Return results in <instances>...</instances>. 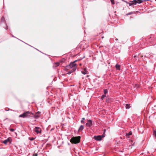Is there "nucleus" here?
<instances>
[{
	"mask_svg": "<svg viewBox=\"0 0 156 156\" xmlns=\"http://www.w3.org/2000/svg\"><path fill=\"white\" fill-rule=\"evenodd\" d=\"M133 13V12H129V13L127 14L126 15H128L131 14H132Z\"/></svg>",
	"mask_w": 156,
	"mask_h": 156,
	"instance_id": "a211bd4d",
	"label": "nucleus"
},
{
	"mask_svg": "<svg viewBox=\"0 0 156 156\" xmlns=\"http://www.w3.org/2000/svg\"><path fill=\"white\" fill-rule=\"evenodd\" d=\"M84 129V126L83 125H81L80 126V128L79 129V131H82Z\"/></svg>",
	"mask_w": 156,
	"mask_h": 156,
	"instance_id": "9d476101",
	"label": "nucleus"
},
{
	"mask_svg": "<svg viewBox=\"0 0 156 156\" xmlns=\"http://www.w3.org/2000/svg\"><path fill=\"white\" fill-rule=\"evenodd\" d=\"M92 121L91 120H88V122L86 123V125L88 126H90L92 125Z\"/></svg>",
	"mask_w": 156,
	"mask_h": 156,
	"instance_id": "0eeeda50",
	"label": "nucleus"
},
{
	"mask_svg": "<svg viewBox=\"0 0 156 156\" xmlns=\"http://www.w3.org/2000/svg\"><path fill=\"white\" fill-rule=\"evenodd\" d=\"M154 134L155 135V136L156 137V131H154Z\"/></svg>",
	"mask_w": 156,
	"mask_h": 156,
	"instance_id": "b1692460",
	"label": "nucleus"
},
{
	"mask_svg": "<svg viewBox=\"0 0 156 156\" xmlns=\"http://www.w3.org/2000/svg\"><path fill=\"white\" fill-rule=\"evenodd\" d=\"M10 131H13L14 130V129H10Z\"/></svg>",
	"mask_w": 156,
	"mask_h": 156,
	"instance_id": "5701e85b",
	"label": "nucleus"
},
{
	"mask_svg": "<svg viewBox=\"0 0 156 156\" xmlns=\"http://www.w3.org/2000/svg\"><path fill=\"white\" fill-rule=\"evenodd\" d=\"M111 1L112 2V3L113 4H115V2L114 1V0H111Z\"/></svg>",
	"mask_w": 156,
	"mask_h": 156,
	"instance_id": "412c9836",
	"label": "nucleus"
},
{
	"mask_svg": "<svg viewBox=\"0 0 156 156\" xmlns=\"http://www.w3.org/2000/svg\"><path fill=\"white\" fill-rule=\"evenodd\" d=\"M76 64L74 63V62L71 63L69 65L67 66L68 68H72L73 71H75L76 69Z\"/></svg>",
	"mask_w": 156,
	"mask_h": 156,
	"instance_id": "f03ea898",
	"label": "nucleus"
},
{
	"mask_svg": "<svg viewBox=\"0 0 156 156\" xmlns=\"http://www.w3.org/2000/svg\"><path fill=\"white\" fill-rule=\"evenodd\" d=\"M34 156H37V154H36L34 155Z\"/></svg>",
	"mask_w": 156,
	"mask_h": 156,
	"instance_id": "a878e982",
	"label": "nucleus"
},
{
	"mask_svg": "<svg viewBox=\"0 0 156 156\" xmlns=\"http://www.w3.org/2000/svg\"><path fill=\"white\" fill-rule=\"evenodd\" d=\"M106 97V95L104 94V95H102V97L101 98L102 100H103L105 97Z\"/></svg>",
	"mask_w": 156,
	"mask_h": 156,
	"instance_id": "dca6fc26",
	"label": "nucleus"
},
{
	"mask_svg": "<svg viewBox=\"0 0 156 156\" xmlns=\"http://www.w3.org/2000/svg\"><path fill=\"white\" fill-rule=\"evenodd\" d=\"M122 1L125 2L127 4H128L129 5V2H127L126 1H125L124 0H122Z\"/></svg>",
	"mask_w": 156,
	"mask_h": 156,
	"instance_id": "4be33fe9",
	"label": "nucleus"
},
{
	"mask_svg": "<svg viewBox=\"0 0 156 156\" xmlns=\"http://www.w3.org/2000/svg\"><path fill=\"white\" fill-rule=\"evenodd\" d=\"M59 62L56 63L55 64L54 66L55 67L58 66H59Z\"/></svg>",
	"mask_w": 156,
	"mask_h": 156,
	"instance_id": "4468645a",
	"label": "nucleus"
},
{
	"mask_svg": "<svg viewBox=\"0 0 156 156\" xmlns=\"http://www.w3.org/2000/svg\"><path fill=\"white\" fill-rule=\"evenodd\" d=\"M132 134V132L131 131L129 132V133L126 134V135L127 136H130Z\"/></svg>",
	"mask_w": 156,
	"mask_h": 156,
	"instance_id": "2eb2a0df",
	"label": "nucleus"
},
{
	"mask_svg": "<svg viewBox=\"0 0 156 156\" xmlns=\"http://www.w3.org/2000/svg\"><path fill=\"white\" fill-rule=\"evenodd\" d=\"M136 0L130 1L129 3V5L130 6L133 5H136Z\"/></svg>",
	"mask_w": 156,
	"mask_h": 156,
	"instance_id": "423d86ee",
	"label": "nucleus"
},
{
	"mask_svg": "<svg viewBox=\"0 0 156 156\" xmlns=\"http://www.w3.org/2000/svg\"><path fill=\"white\" fill-rule=\"evenodd\" d=\"M9 110H6V111H9Z\"/></svg>",
	"mask_w": 156,
	"mask_h": 156,
	"instance_id": "7c9ffc66",
	"label": "nucleus"
},
{
	"mask_svg": "<svg viewBox=\"0 0 156 156\" xmlns=\"http://www.w3.org/2000/svg\"><path fill=\"white\" fill-rule=\"evenodd\" d=\"M104 94H106L108 92V90L107 89H105L104 90Z\"/></svg>",
	"mask_w": 156,
	"mask_h": 156,
	"instance_id": "f3484780",
	"label": "nucleus"
},
{
	"mask_svg": "<svg viewBox=\"0 0 156 156\" xmlns=\"http://www.w3.org/2000/svg\"><path fill=\"white\" fill-rule=\"evenodd\" d=\"M34 131L36 132L37 134L41 133V130L40 128L38 127H36L34 128Z\"/></svg>",
	"mask_w": 156,
	"mask_h": 156,
	"instance_id": "20e7f679",
	"label": "nucleus"
},
{
	"mask_svg": "<svg viewBox=\"0 0 156 156\" xmlns=\"http://www.w3.org/2000/svg\"><path fill=\"white\" fill-rule=\"evenodd\" d=\"M37 113L38 114H40V112H37Z\"/></svg>",
	"mask_w": 156,
	"mask_h": 156,
	"instance_id": "bb28decb",
	"label": "nucleus"
},
{
	"mask_svg": "<svg viewBox=\"0 0 156 156\" xmlns=\"http://www.w3.org/2000/svg\"><path fill=\"white\" fill-rule=\"evenodd\" d=\"M11 139L10 137L8 138L7 139L3 141V143L5 144H7V143L8 142L9 143H10L11 142Z\"/></svg>",
	"mask_w": 156,
	"mask_h": 156,
	"instance_id": "6e6552de",
	"label": "nucleus"
},
{
	"mask_svg": "<svg viewBox=\"0 0 156 156\" xmlns=\"http://www.w3.org/2000/svg\"><path fill=\"white\" fill-rule=\"evenodd\" d=\"M102 136L103 137H105V135H104V134H102Z\"/></svg>",
	"mask_w": 156,
	"mask_h": 156,
	"instance_id": "393cba45",
	"label": "nucleus"
},
{
	"mask_svg": "<svg viewBox=\"0 0 156 156\" xmlns=\"http://www.w3.org/2000/svg\"><path fill=\"white\" fill-rule=\"evenodd\" d=\"M105 130H104V133L105 132Z\"/></svg>",
	"mask_w": 156,
	"mask_h": 156,
	"instance_id": "2f4dec72",
	"label": "nucleus"
},
{
	"mask_svg": "<svg viewBox=\"0 0 156 156\" xmlns=\"http://www.w3.org/2000/svg\"><path fill=\"white\" fill-rule=\"evenodd\" d=\"M94 139L96 140L100 141L101 140V136H95Z\"/></svg>",
	"mask_w": 156,
	"mask_h": 156,
	"instance_id": "39448f33",
	"label": "nucleus"
},
{
	"mask_svg": "<svg viewBox=\"0 0 156 156\" xmlns=\"http://www.w3.org/2000/svg\"><path fill=\"white\" fill-rule=\"evenodd\" d=\"M136 2L137 4L141 3L143 1L141 0H136Z\"/></svg>",
	"mask_w": 156,
	"mask_h": 156,
	"instance_id": "f8f14e48",
	"label": "nucleus"
},
{
	"mask_svg": "<svg viewBox=\"0 0 156 156\" xmlns=\"http://www.w3.org/2000/svg\"><path fill=\"white\" fill-rule=\"evenodd\" d=\"M82 74L85 75L87 74V71L86 69V68L84 69V70L82 71Z\"/></svg>",
	"mask_w": 156,
	"mask_h": 156,
	"instance_id": "1a4fd4ad",
	"label": "nucleus"
},
{
	"mask_svg": "<svg viewBox=\"0 0 156 156\" xmlns=\"http://www.w3.org/2000/svg\"><path fill=\"white\" fill-rule=\"evenodd\" d=\"M37 116V117H39V116Z\"/></svg>",
	"mask_w": 156,
	"mask_h": 156,
	"instance_id": "473e14b6",
	"label": "nucleus"
},
{
	"mask_svg": "<svg viewBox=\"0 0 156 156\" xmlns=\"http://www.w3.org/2000/svg\"><path fill=\"white\" fill-rule=\"evenodd\" d=\"M72 70H72V71H69V72H68V73H68V74H70V73H71L72 72H73V71H73V69H72Z\"/></svg>",
	"mask_w": 156,
	"mask_h": 156,
	"instance_id": "6ab92c4d",
	"label": "nucleus"
},
{
	"mask_svg": "<svg viewBox=\"0 0 156 156\" xmlns=\"http://www.w3.org/2000/svg\"><path fill=\"white\" fill-rule=\"evenodd\" d=\"M120 65H118V64H116L115 66L116 68L117 69H120Z\"/></svg>",
	"mask_w": 156,
	"mask_h": 156,
	"instance_id": "ddd939ff",
	"label": "nucleus"
},
{
	"mask_svg": "<svg viewBox=\"0 0 156 156\" xmlns=\"http://www.w3.org/2000/svg\"><path fill=\"white\" fill-rule=\"evenodd\" d=\"M80 139V137L79 136L73 137L70 140V142L75 144H77L79 143Z\"/></svg>",
	"mask_w": 156,
	"mask_h": 156,
	"instance_id": "f257e3e1",
	"label": "nucleus"
},
{
	"mask_svg": "<svg viewBox=\"0 0 156 156\" xmlns=\"http://www.w3.org/2000/svg\"><path fill=\"white\" fill-rule=\"evenodd\" d=\"M30 113V112L29 111H27L23 113V114L20 115H19V117H22L23 118L27 117H29V115H28Z\"/></svg>",
	"mask_w": 156,
	"mask_h": 156,
	"instance_id": "7ed1b4c3",
	"label": "nucleus"
},
{
	"mask_svg": "<svg viewBox=\"0 0 156 156\" xmlns=\"http://www.w3.org/2000/svg\"><path fill=\"white\" fill-rule=\"evenodd\" d=\"M77 61V60H75L73 62H74V63H75V62H76Z\"/></svg>",
	"mask_w": 156,
	"mask_h": 156,
	"instance_id": "c85d7f7f",
	"label": "nucleus"
},
{
	"mask_svg": "<svg viewBox=\"0 0 156 156\" xmlns=\"http://www.w3.org/2000/svg\"><path fill=\"white\" fill-rule=\"evenodd\" d=\"M85 119V118H82V120H81V122H82V123H84V121H83Z\"/></svg>",
	"mask_w": 156,
	"mask_h": 156,
	"instance_id": "aec40b11",
	"label": "nucleus"
},
{
	"mask_svg": "<svg viewBox=\"0 0 156 156\" xmlns=\"http://www.w3.org/2000/svg\"><path fill=\"white\" fill-rule=\"evenodd\" d=\"M136 57V56H135V55L134 56V57H133L134 58H135Z\"/></svg>",
	"mask_w": 156,
	"mask_h": 156,
	"instance_id": "cd10ccee",
	"label": "nucleus"
},
{
	"mask_svg": "<svg viewBox=\"0 0 156 156\" xmlns=\"http://www.w3.org/2000/svg\"><path fill=\"white\" fill-rule=\"evenodd\" d=\"M125 106V108L127 109H129L130 107V106L129 104H126Z\"/></svg>",
	"mask_w": 156,
	"mask_h": 156,
	"instance_id": "9b49d317",
	"label": "nucleus"
},
{
	"mask_svg": "<svg viewBox=\"0 0 156 156\" xmlns=\"http://www.w3.org/2000/svg\"><path fill=\"white\" fill-rule=\"evenodd\" d=\"M34 140V139L32 138V139H31L30 140Z\"/></svg>",
	"mask_w": 156,
	"mask_h": 156,
	"instance_id": "c756f323",
	"label": "nucleus"
}]
</instances>
